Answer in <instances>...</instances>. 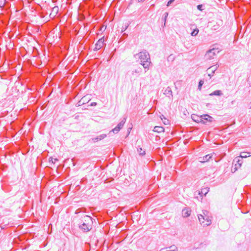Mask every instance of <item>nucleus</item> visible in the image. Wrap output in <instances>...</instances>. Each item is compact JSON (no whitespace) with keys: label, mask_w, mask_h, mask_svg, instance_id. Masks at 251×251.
Returning <instances> with one entry per match:
<instances>
[{"label":"nucleus","mask_w":251,"mask_h":251,"mask_svg":"<svg viewBox=\"0 0 251 251\" xmlns=\"http://www.w3.org/2000/svg\"><path fill=\"white\" fill-rule=\"evenodd\" d=\"M172 59V57H171V55H170L169 57H168V60H169V59Z\"/></svg>","instance_id":"obj_35"},{"label":"nucleus","mask_w":251,"mask_h":251,"mask_svg":"<svg viewBox=\"0 0 251 251\" xmlns=\"http://www.w3.org/2000/svg\"><path fill=\"white\" fill-rule=\"evenodd\" d=\"M58 160L57 158H53L52 157H50L49 158V161H51L52 163H54L55 161H58Z\"/></svg>","instance_id":"obj_27"},{"label":"nucleus","mask_w":251,"mask_h":251,"mask_svg":"<svg viewBox=\"0 0 251 251\" xmlns=\"http://www.w3.org/2000/svg\"><path fill=\"white\" fill-rule=\"evenodd\" d=\"M247 154H249V153L245 152H241V154H240L241 158H246V157H247L248 155H247ZM250 156V155H248V156Z\"/></svg>","instance_id":"obj_25"},{"label":"nucleus","mask_w":251,"mask_h":251,"mask_svg":"<svg viewBox=\"0 0 251 251\" xmlns=\"http://www.w3.org/2000/svg\"><path fill=\"white\" fill-rule=\"evenodd\" d=\"M168 12H165L163 15V17H162V20L164 22V25L165 26V24H166V20H167V18L168 16Z\"/></svg>","instance_id":"obj_21"},{"label":"nucleus","mask_w":251,"mask_h":251,"mask_svg":"<svg viewBox=\"0 0 251 251\" xmlns=\"http://www.w3.org/2000/svg\"><path fill=\"white\" fill-rule=\"evenodd\" d=\"M191 118L194 122L197 123H201L202 122H203V120H202L201 118V116L199 117L197 115L192 114L191 115Z\"/></svg>","instance_id":"obj_11"},{"label":"nucleus","mask_w":251,"mask_h":251,"mask_svg":"<svg viewBox=\"0 0 251 251\" xmlns=\"http://www.w3.org/2000/svg\"><path fill=\"white\" fill-rule=\"evenodd\" d=\"M195 26H196L195 25H192L191 27V29H193V31L191 33V35L192 36H196V35H198V34L199 32V29L197 28V27H196L195 29L193 28V27H195Z\"/></svg>","instance_id":"obj_13"},{"label":"nucleus","mask_w":251,"mask_h":251,"mask_svg":"<svg viewBox=\"0 0 251 251\" xmlns=\"http://www.w3.org/2000/svg\"><path fill=\"white\" fill-rule=\"evenodd\" d=\"M164 94L167 97H169V98H173V92L172 91V90L170 87H168L164 92Z\"/></svg>","instance_id":"obj_9"},{"label":"nucleus","mask_w":251,"mask_h":251,"mask_svg":"<svg viewBox=\"0 0 251 251\" xmlns=\"http://www.w3.org/2000/svg\"><path fill=\"white\" fill-rule=\"evenodd\" d=\"M223 95V93L221 90H215L211 94H210V96H222Z\"/></svg>","instance_id":"obj_17"},{"label":"nucleus","mask_w":251,"mask_h":251,"mask_svg":"<svg viewBox=\"0 0 251 251\" xmlns=\"http://www.w3.org/2000/svg\"><path fill=\"white\" fill-rule=\"evenodd\" d=\"M139 2L143 1L144 0H138Z\"/></svg>","instance_id":"obj_37"},{"label":"nucleus","mask_w":251,"mask_h":251,"mask_svg":"<svg viewBox=\"0 0 251 251\" xmlns=\"http://www.w3.org/2000/svg\"><path fill=\"white\" fill-rule=\"evenodd\" d=\"M121 128L117 126L113 129H112L110 131V133L112 132L116 134L119 132V131L120 130Z\"/></svg>","instance_id":"obj_22"},{"label":"nucleus","mask_w":251,"mask_h":251,"mask_svg":"<svg viewBox=\"0 0 251 251\" xmlns=\"http://www.w3.org/2000/svg\"><path fill=\"white\" fill-rule=\"evenodd\" d=\"M201 118L203 120V122H201L203 124H206L207 122H212L213 120V118L207 114L201 115Z\"/></svg>","instance_id":"obj_6"},{"label":"nucleus","mask_w":251,"mask_h":251,"mask_svg":"<svg viewBox=\"0 0 251 251\" xmlns=\"http://www.w3.org/2000/svg\"><path fill=\"white\" fill-rule=\"evenodd\" d=\"M202 213L198 215L199 220L203 226H207L211 224V218L210 213L207 210H203Z\"/></svg>","instance_id":"obj_2"},{"label":"nucleus","mask_w":251,"mask_h":251,"mask_svg":"<svg viewBox=\"0 0 251 251\" xmlns=\"http://www.w3.org/2000/svg\"><path fill=\"white\" fill-rule=\"evenodd\" d=\"M191 210L188 208H184L182 211V215L183 217H188L191 214Z\"/></svg>","instance_id":"obj_12"},{"label":"nucleus","mask_w":251,"mask_h":251,"mask_svg":"<svg viewBox=\"0 0 251 251\" xmlns=\"http://www.w3.org/2000/svg\"><path fill=\"white\" fill-rule=\"evenodd\" d=\"M204 82L203 80H200L199 83V85H198V87H199V89H201V87L202 86V85H203Z\"/></svg>","instance_id":"obj_28"},{"label":"nucleus","mask_w":251,"mask_h":251,"mask_svg":"<svg viewBox=\"0 0 251 251\" xmlns=\"http://www.w3.org/2000/svg\"><path fill=\"white\" fill-rule=\"evenodd\" d=\"M162 117H163V118L164 119V121H163V123L165 124V125H167L169 123V121L168 120H167L164 117L163 115H162Z\"/></svg>","instance_id":"obj_30"},{"label":"nucleus","mask_w":251,"mask_h":251,"mask_svg":"<svg viewBox=\"0 0 251 251\" xmlns=\"http://www.w3.org/2000/svg\"><path fill=\"white\" fill-rule=\"evenodd\" d=\"M213 27H214V29L216 30L217 29H218V27L216 26V25H214L213 26Z\"/></svg>","instance_id":"obj_34"},{"label":"nucleus","mask_w":251,"mask_h":251,"mask_svg":"<svg viewBox=\"0 0 251 251\" xmlns=\"http://www.w3.org/2000/svg\"><path fill=\"white\" fill-rule=\"evenodd\" d=\"M170 251H176L177 250V248L175 245H172L169 247Z\"/></svg>","instance_id":"obj_24"},{"label":"nucleus","mask_w":251,"mask_h":251,"mask_svg":"<svg viewBox=\"0 0 251 251\" xmlns=\"http://www.w3.org/2000/svg\"><path fill=\"white\" fill-rule=\"evenodd\" d=\"M249 108H250V109H251V102H250V104H249Z\"/></svg>","instance_id":"obj_36"},{"label":"nucleus","mask_w":251,"mask_h":251,"mask_svg":"<svg viewBox=\"0 0 251 251\" xmlns=\"http://www.w3.org/2000/svg\"><path fill=\"white\" fill-rule=\"evenodd\" d=\"M153 131L158 133L164 132V128L162 126H155L154 127Z\"/></svg>","instance_id":"obj_15"},{"label":"nucleus","mask_w":251,"mask_h":251,"mask_svg":"<svg viewBox=\"0 0 251 251\" xmlns=\"http://www.w3.org/2000/svg\"><path fill=\"white\" fill-rule=\"evenodd\" d=\"M142 69L140 67H138L137 68L134 69L131 71V75H137L138 76L140 75V74L142 72Z\"/></svg>","instance_id":"obj_10"},{"label":"nucleus","mask_w":251,"mask_h":251,"mask_svg":"<svg viewBox=\"0 0 251 251\" xmlns=\"http://www.w3.org/2000/svg\"><path fill=\"white\" fill-rule=\"evenodd\" d=\"M104 45V39L103 37L100 39L95 45V48L94 50H98L100 49Z\"/></svg>","instance_id":"obj_5"},{"label":"nucleus","mask_w":251,"mask_h":251,"mask_svg":"<svg viewBox=\"0 0 251 251\" xmlns=\"http://www.w3.org/2000/svg\"><path fill=\"white\" fill-rule=\"evenodd\" d=\"M220 50L218 48L213 47L209 50L205 55V58L206 59L210 60L214 58V56L219 53Z\"/></svg>","instance_id":"obj_4"},{"label":"nucleus","mask_w":251,"mask_h":251,"mask_svg":"<svg viewBox=\"0 0 251 251\" xmlns=\"http://www.w3.org/2000/svg\"><path fill=\"white\" fill-rule=\"evenodd\" d=\"M212 154H209L204 156L202 157H200L199 158V161H200V162H202V163L207 162L209 160V159L210 158H212Z\"/></svg>","instance_id":"obj_8"},{"label":"nucleus","mask_w":251,"mask_h":251,"mask_svg":"<svg viewBox=\"0 0 251 251\" xmlns=\"http://www.w3.org/2000/svg\"><path fill=\"white\" fill-rule=\"evenodd\" d=\"M159 251H167V250L166 251L165 248H162V249H160Z\"/></svg>","instance_id":"obj_33"},{"label":"nucleus","mask_w":251,"mask_h":251,"mask_svg":"<svg viewBox=\"0 0 251 251\" xmlns=\"http://www.w3.org/2000/svg\"><path fill=\"white\" fill-rule=\"evenodd\" d=\"M84 220L87 223L83 222L82 224H80L79 228L81 229L83 232H88L92 229V226L89 224V222H92V218L90 216L85 215L84 217Z\"/></svg>","instance_id":"obj_3"},{"label":"nucleus","mask_w":251,"mask_h":251,"mask_svg":"<svg viewBox=\"0 0 251 251\" xmlns=\"http://www.w3.org/2000/svg\"><path fill=\"white\" fill-rule=\"evenodd\" d=\"M90 105L92 106H96V105H97V103L95 102H92L91 103Z\"/></svg>","instance_id":"obj_32"},{"label":"nucleus","mask_w":251,"mask_h":251,"mask_svg":"<svg viewBox=\"0 0 251 251\" xmlns=\"http://www.w3.org/2000/svg\"><path fill=\"white\" fill-rule=\"evenodd\" d=\"M209 192V188L206 187L201 189V192H199V194L204 195V196Z\"/></svg>","instance_id":"obj_18"},{"label":"nucleus","mask_w":251,"mask_h":251,"mask_svg":"<svg viewBox=\"0 0 251 251\" xmlns=\"http://www.w3.org/2000/svg\"><path fill=\"white\" fill-rule=\"evenodd\" d=\"M218 66L216 64V65H213L211 67H210L208 69H207V71L208 72H211V73H208V76H209V78H211V76H213L215 72L216 71V70L218 69Z\"/></svg>","instance_id":"obj_7"},{"label":"nucleus","mask_w":251,"mask_h":251,"mask_svg":"<svg viewBox=\"0 0 251 251\" xmlns=\"http://www.w3.org/2000/svg\"><path fill=\"white\" fill-rule=\"evenodd\" d=\"M121 128L117 126L113 129H112L110 131V133L112 132L116 134L119 132V131L120 130Z\"/></svg>","instance_id":"obj_23"},{"label":"nucleus","mask_w":251,"mask_h":251,"mask_svg":"<svg viewBox=\"0 0 251 251\" xmlns=\"http://www.w3.org/2000/svg\"><path fill=\"white\" fill-rule=\"evenodd\" d=\"M174 1H175V0H170L167 2V6H169Z\"/></svg>","instance_id":"obj_31"},{"label":"nucleus","mask_w":251,"mask_h":251,"mask_svg":"<svg viewBox=\"0 0 251 251\" xmlns=\"http://www.w3.org/2000/svg\"><path fill=\"white\" fill-rule=\"evenodd\" d=\"M126 122V118H124L117 125L120 128L122 129Z\"/></svg>","instance_id":"obj_20"},{"label":"nucleus","mask_w":251,"mask_h":251,"mask_svg":"<svg viewBox=\"0 0 251 251\" xmlns=\"http://www.w3.org/2000/svg\"><path fill=\"white\" fill-rule=\"evenodd\" d=\"M6 3V0H0V7H3Z\"/></svg>","instance_id":"obj_26"},{"label":"nucleus","mask_w":251,"mask_h":251,"mask_svg":"<svg viewBox=\"0 0 251 251\" xmlns=\"http://www.w3.org/2000/svg\"><path fill=\"white\" fill-rule=\"evenodd\" d=\"M134 56L138 57L140 61V64L142 65L145 69V72L149 70L150 66L151 64L150 54L146 51L144 50L136 54Z\"/></svg>","instance_id":"obj_1"},{"label":"nucleus","mask_w":251,"mask_h":251,"mask_svg":"<svg viewBox=\"0 0 251 251\" xmlns=\"http://www.w3.org/2000/svg\"><path fill=\"white\" fill-rule=\"evenodd\" d=\"M235 161L238 163V164H235V169L236 170L238 167H241V164H242V161L240 160L239 158H236L234 160V161Z\"/></svg>","instance_id":"obj_19"},{"label":"nucleus","mask_w":251,"mask_h":251,"mask_svg":"<svg viewBox=\"0 0 251 251\" xmlns=\"http://www.w3.org/2000/svg\"><path fill=\"white\" fill-rule=\"evenodd\" d=\"M203 5L202 4H199L197 6V9L200 11L203 10Z\"/></svg>","instance_id":"obj_29"},{"label":"nucleus","mask_w":251,"mask_h":251,"mask_svg":"<svg viewBox=\"0 0 251 251\" xmlns=\"http://www.w3.org/2000/svg\"><path fill=\"white\" fill-rule=\"evenodd\" d=\"M106 134H101L99 136H98L97 137H95V138H93V140L96 142H98L99 141H100L103 139H104L105 137H106Z\"/></svg>","instance_id":"obj_14"},{"label":"nucleus","mask_w":251,"mask_h":251,"mask_svg":"<svg viewBox=\"0 0 251 251\" xmlns=\"http://www.w3.org/2000/svg\"><path fill=\"white\" fill-rule=\"evenodd\" d=\"M137 151L139 155L143 156L145 155L146 151L145 150H143L142 148L139 146L137 148Z\"/></svg>","instance_id":"obj_16"}]
</instances>
